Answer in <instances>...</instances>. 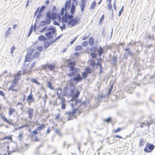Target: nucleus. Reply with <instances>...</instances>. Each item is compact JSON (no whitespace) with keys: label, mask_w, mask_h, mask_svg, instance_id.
<instances>
[{"label":"nucleus","mask_w":155,"mask_h":155,"mask_svg":"<svg viewBox=\"0 0 155 155\" xmlns=\"http://www.w3.org/2000/svg\"><path fill=\"white\" fill-rule=\"evenodd\" d=\"M38 39L41 41H45L47 40L46 38L43 35H41L38 37Z\"/></svg>","instance_id":"cd10ccee"},{"label":"nucleus","mask_w":155,"mask_h":155,"mask_svg":"<svg viewBox=\"0 0 155 155\" xmlns=\"http://www.w3.org/2000/svg\"><path fill=\"white\" fill-rule=\"evenodd\" d=\"M87 142L88 143H90L91 145H93L94 143V141L90 136H89L87 139Z\"/></svg>","instance_id":"aec40b11"},{"label":"nucleus","mask_w":155,"mask_h":155,"mask_svg":"<svg viewBox=\"0 0 155 155\" xmlns=\"http://www.w3.org/2000/svg\"><path fill=\"white\" fill-rule=\"evenodd\" d=\"M53 43V42H49L48 41H46L45 42L44 44V47L45 48H48L50 45Z\"/></svg>","instance_id":"412c9836"},{"label":"nucleus","mask_w":155,"mask_h":155,"mask_svg":"<svg viewBox=\"0 0 155 155\" xmlns=\"http://www.w3.org/2000/svg\"><path fill=\"white\" fill-rule=\"evenodd\" d=\"M112 60L114 62H116L117 60V58L116 57H114L112 58Z\"/></svg>","instance_id":"e2e57ef3"},{"label":"nucleus","mask_w":155,"mask_h":155,"mask_svg":"<svg viewBox=\"0 0 155 155\" xmlns=\"http://www.w3.org/2000/svg\"><path fill=\"white\" fill-rule=\"evenodd\" d=\"M71 5V0H68L65 2L64 7L62 8L61 11V15L60 14H57L56 12L51 13L50 11H48L46 13V17L45 20L42 21V23L44 25H49L50 24L51 19L53 20L58 19V22H61V15H64V11L65 12L67 10H69L70 8Z\"/></svg>","instance_id":"f257e3e1"},{"label":"nucleus","mask_w":155,"mask_h":155,"mask_svg":"<svg viewBox=\"0 0 155 155\" xmlns=\"http://www.w3.org/2000/svg\"><path fill=\"white\" fill-rule=\"evenodd\" d=\"M112 120V119L110 117H108L107 118L104 119V122H107L108 123H110L111 121Z\"/></svg>","instance_id":"ea45409f"},{"label":"nucleus","mask_w":155,"mask_h":155,"mask_svg":"<svg viewBox=\"0 0 155 155\" xmlns=\"http://www.w3.org/2000/svg\"><path fill=\"white\" fill-rule=\"evenodd\" d=\"M144 143L145 142L144 141V140L142 138L140 139L139 146H143L144 145Z\"/></svg>","instance_id":"7c9ffc66"},{"label":"nucleus","mask_w":155,"mask_h":155,"mask_svg":"<svg viewBox=\"0 0 155 155\" xmlns=\"http://www.w3.org/2000/svg\"><path fill=\"white\" fill-rule=\"evenodd\" d=\"M108 8L110 10H111V9H112V5L111 3H109L108 5Z\"/></svg>","instance_id":"4d7b16f0"},{"label":"nucleus","mask_w":155,"mask_h":155,"mask_svg":"<svg viewBox=\"0 0 155 155\" xmlns=\"http://www.w3.org/2000/svg\"><path fill=\"white\" fill-rule=\"evenodd\" d=\"M60 28L61 29V30H63L66 29V25L65 24H63L62 26L60 27Z\"/></svg>","instance_id":"a19ab883"},{"label":"nucleus","mask_w":155,"mask_h":155,"mask_svg":"<svg viewBox=\"0 0 155 155\" xmlns=\"http://www.w3.org/2000/svg\"><path fill=\"white\" fill-rule=\"evenodd\" d=\"M101 62H100L98 61H97V63L96 64V65H99L100 67H102V66L101 64Z\"/></svg>","instance_id":"774afa93"},{"label":"nucleus","mask_w":155,"mask_h":155,"mask_svg":"<svg viewBox=\"0 0 155 155\" xmlns=\"http://www.w3.org/2000/svg\"><path fill=\"white\" fill-rule=\"evenodd\" d=\"M80 93V92L78 90H77L76 91L74 95H73V97H75L77 98L78 97Z\"/></svg>","instance_id":"c85d7f7f"},{"label":"nucleus","mask_w":155,"mask_h":155,"mask_svg":"<svg viewBox=\"0 0 155 155\" xmlns=\"http://www.w3.org/2000/svg\"><path fill=\"white\" fill-rule=\"evenodd\" d=\"M90 65L93 68L96 65L95 61L94 60H90Z\"/></svg>","instance_id":"bb28decb"},{"label":"nucleus","mask_w":155,"mask_h":155,"mask_svg":"<svg viewBox=\"0 0 155 155\" xmlns=\"http://www.w3.org/2000/svg\"><path fill=\"white\" fill-rule=\"evenodd\" d=\"M82 47L81 46L78 45L75 48V50L79 51L81 50L82 49Z\"/></svg>","instance_id":"58836bf2"},{"label":"nucleus","mask_w":155,"mask_h":155,"mask_svg":"<svg viewBox=\"0 0 155 155\" xmlns=\"http://www.w3.org/2000/svg\"><path fill=\"white\" fill-rule=\"evenodd\" d=\"M36 61H35L33 62L31 65L30 67L29 68V70L28 71V74H29L31 73L32 71V68L35 67L36 64Z\"/></svg>","instance_id":"dca6fc26"},{"label":"nucleus","mask_w":155,"mask_h":155,"mask_svg":"<svg viewBox=\"0 0 155 155\" xmlns=\"http://www.w3.org/2000/svg\"><path fill=\"white\" fill-rule=\"evenodd\" d=\"M88 43L89 45L91 46H92L94 44V40L92 37H91L89 39Z\"/></svg>","instance_id":"a211bd4d"},{"label":"nucleus","mask_w":155,"mask_h":155,"mask_svg":"<svg viewBox=\"0 0 155 155\" xmlns=\"http://www.w3.org/2000/svg\"><path fill=\"white\" fill-rule=\"evenodd\" d=\"M86 101L84 102H81V100L80 99H76L74 100V104H71L72 107H74V105L78 106V107H81L82 106V107L83 109H86Z\"/></svg>","instance_id":"423d86ee"},{"label":"nucleus","mask_w":155,"mask_h":155,"mask_svg":"<svg viewBox=\"0 0 155 155\" xmlns=\"http://www.w3.org/2000/svg\"><path fill=\"white\" fill-rule=\"evenodd\" d=\"M38 130H37V129H35L32 132V134L33 135H37L38 133Z\"/></svg>","instance_id":"c03bdc74"},{"label":"nucleus","mask_w":155,"mask_h":155,"mask_svg":"<svg viewBox=\"0 0 155 155\" xmlns=\"http://www.w3.org/2000/svg\"><path fill=\"white\" fill-rule=\"evenodd\" d=\"M77 68H74V70H73V71L71 72V73H67L66 74L70 77H72L73 76H74L75 74L77 73ZM72 70H70V71H71Z\"/></svg>","instance_id":"2eb2a0df"},{"label":"nucleus","mask_w":155,"mask_h":155,"mask_svg":"<svg viewBox=\"0 0 155 155\" xmlns=\"http://www.w3.org/2000/svg\"><path fill=\"white\" fill-rule=\"evenodd\" d=\"M1 118L4 121L8 124H11V123L4 116L1 115Z\"/></svg>","instance_id":"b1692460"},{"label":"nucleus","mask_w":155,"mask_h":155,"mask_svg":"<svg viewBox=\"0 0 155 155\" xmlns=\"http://www.w3.org/2000/svg\"><path fill=\"white\" fill-rule=\"evenodd\" d=\"M104 18V15H102L101 18H100L99 21V23L100 24H101Z\"/></svg>","instance_id":"79ce46f5"},{"label":"nucleus","mask_w":155,"mask_h":155,"mask_svg":"<svg viewBox=\"0 0 155 155\" xmlns=\"http://www.w3.org/2000/svg\"><path fill=\"white\" fill-rule=\"evenodd\" d=\"M34 98H33V95L31 93L27 97V101L29 105L33 101Z\"/></svg>","instance_id":"4468645a"},{"label":"nucleus","mask_w":155,"mask_h":155,"mask_svg":"<svg viewBox=\"0 0 155 155\" xmlns=\"http://www.w3.org/2000/svg\"><path fill=\"white\" fill-rule=\"evenodd\" d=\"M92 72L91 69L89 67H87L85 69V71L82 73V77L79 73L77 74V77H74L73 80L76 83L82 81L83 79H85L88 77V74H91Z\"/></svg>","instance_id":"7ed1b4c3"},{"label":"nucleus","mask_w":155,"mask_h":155,"mask_svg":"<svg viewBox=\"0 0 155 155\" xmlns=\"http://www.w3.org/2000/svg\"><path fill=\"white\" fill-rule=\"evenodd\" d=\"M12 136H5V137L4 138V139H12Z\"/></svg>","instance_id":"0e129e2a"},{"label":"nucleus","mask_w":155,"mask_h":155,"mask_svg":"<svg viewBox=\"0 0 155 155\" xmlns=\"http://www.w3.org/2000/svg\"><path fill=\"white\" fill-rule=\"evenodd\" d=\"M32 31H33V27H32V26L31 27V28L30 29L29 31L28 32V37H29L30 35L31 34L32 32Z\"/></svg>","instance_id":"de8ad7c7"},{"label":"nucleus","mask_w":155,"mask_h":155,"mask_svg":"<svg viewBox=\"0 0 155 155\" xmlns=\"http://www.w3.org/2000/svg\"><path fill=\"white\" fill-rule=\"evenodd\" d=\"M60 114H59L57 115L55 117V119L56 120H59L60 119Z\"/></svg>","instance_id":"8fccbe9b"},{"label":"nucleus","mask_w":155,"mask_h":155,"mask_svg":"<svg viewBox=\"0 0 155 155\" xmlns=\"http://www.w3.org/2000/svg\"><path fill=\"white\" fill-rule=\"evenodd\" d=\"M45 6H42L41 7V8H40V10L39 11V12L40 13V12H42L45 9Z\"/></svg>","instance_id":"a18cd8bd"},{"label":"nucleus","mask_w":155,"mask_h":155,"mask_svg":"<svg viewBox=\"0 0 155 155\" xmlns=\"http://www.w3.org/2000/svg\"><path fill=\"white\" fill-rule=\"evenodd\" d=\"M102 70H103V67H102V66L101 67H100V71L99 72V73L100 74H101V73H102L103 72Z\"/></svg>","instance_id":"338daca9"},{"label":"nucleus","mask_w":155,"mask_h":155,"mask_svg":"<svg viewBox=\"0 0 155 155\" xmlns=\"http://www.w3.org/2000/svg\"><path fill=\"white\" fill-rule=\"evenodd\" d=\"M88 45V43L87 41H85L83 42L82 43V45L84 47L87 46Z\"/></svg>","instance_id":"37998d69"},{"label":"nucleus","mask_w":155,"mask_h":155,"mask_svg":"<svg viewBox=\"0 0 155 155\" xmlns=\"http://www.w3.org/2000/svg\"><path fill=\"white\" fill-rule=\"evenodd\" d=\"M77 38V37H76L73 40H72L71 42H70V44L71 45L74 42V41L76 40Z\"/></svg>","instance_id":"680f3d73"},{"label":"nucleus","mask_w":155,"mask_h":155,"mask_svg":"<svg viewBox=\"0 0 155 155\" xmlns=\"http://www.w3.org/2000/svg\"><path fill=\"white\" fill-rule=\"evenodd\" d=\"M34 110L31 108H29L28 110V117L30 119H32L33 117Z\"/></svg>","instance_id":"ddd939ff"},{"label":"nucleus","mask_w":155,"mask_h":155,"mask_svg":"<svg viewBox=\"0 0 155 155\" xmlns=\"http://www.w3.org/2000/svg\"><path fill=\"white\" fill-rule=\"evenodd\" d=\"M113 88V85H112L111 86V87H110V88L109 90L108 91V95L111 93V92Z\"/></svg>","instance_id":"6e6d98bb"},{"label":"nucleus","mask_w":155,"mask_h":155,"mask_svg":"<svg viewBox=\"0 0 155 155\" xmlns=\"http://www.w3.org/2000/svg\"><path fill=\"white\" fill-rule=\"evenodd\" d=\"M31 81L32 83H35L37 84H38V85H40V83L38 82L37 81L36 79H34V78L31 79Z\"/></svg>","instance_id":"e433bc0d"},{"label":"nucleus","mask_w":155,"mask_h":155,"mask_svg":"<svg viewBox=\"0 0 155 155\" xmlns=\"http://www.w3.org/2000/svg\"><path fill=\"white\" fill-rule=\"evenodd\" d=\"M154 147L155 146L154 145L147 142L146 146L144 149V151L146 153H150L153 150Z\"/></svg>","instance_id":"1a4fd4ad"},{"label":"nucleus","mask_w":155,"mask_h":155,"mask_svg":"<svg viewBox=\"0 0 155 155\" xmlns=\"http://www.w3.org/2000/svg\"><path fill=\"white\" fill-rule=\"evenodd\" d=\"M37 49L40 51H41L43 49V47L42 46H38L37 48Z\"/></svg>","instance_id":"864d4df0"},{"label":"nucleus","mask_w":155,"mask_h":155,"mask_svg":"<svg viewBox=\"0 0 155 155\" xmlns=\"http://www.w3.org/2000/svg\"><path fill=\"white\" fill-rule=\"evenodd\" d=\"M15 110L13 108H10L9 109L8 114L9 116H11L12 114L15 112Z\"/></svg>","instance_id":"393cba45"},{"label":"nucleus","mask_w":155,"mask_h":155,"mask_svg":"<svg viewBox=\"0 0 155 155\" xmlns=\"http://www.w3.org/2000/svg\"><path fill=\"white\" fill-rule=\"evenodd\" d=\"M96 2L95 1L93 2L90 7V9L91 10H93L96 6Z\"/></svg>","instance_id":"4be33fe9"},{"label":"nucleus","mask_w":155,"mask_h":155,"mask_svg":"<svg viewBox=\"0 0 155 155\" xmlns=\"http://www.w3.org/2000/svg\"><path fill=\"white\" fill-rule=\"evenodd\" d=\"M31 54L30 53H27L26 55L25 58L24 60V62L29 61H31Z\"/></svg>","instance_id":"f3484780"},{"label":"nucleus","mask_w":155,"mask_h":155,"mask_svg":"<svg viewBox=\"0 0 155 155\" xmlns=\"http://www.w3.org/2000/svg\"><path fill=\"white\" fill-rule=\"evenodd\" d=\"M76 64L75 62L74 61H71L68 63L67 67L70 68V70H74V67Z\"/></svg>","instance_id":"f8f14e48"},{"label":"nucleus","mask_w":155,"mask_h":155,"mask_svg":"<svg viewBox=\"0 0 155 155\" xmlns=\"http://www.w3.org/2000/svg\"><path fill=\"white\" fill-rule=\"evenodd\" d=\"M86 5V3H84L81 2V4L80 5L81 11L83 12L84 11V9Z\"/></svg>","instance_id":"c756f323"},{"label":"nucleus","mask_w":155,"mask_h":155,"mask_svg":"<svg viewBox=\"0 0 155 155\" xmlns=\"http://www.w3.org/2000/svg\"><path fill=\"white\" fill-rule=\"evenodd\" d=\"M121 130V129L120 128H118L117 129L113 130V132L114 133H116L120 132Z\"/></svg>","instance_id":"4c0bfd02"},{"label":"nucleus","mask_w":155,"mask_h":155,"mask_svg":"<svg viewBox=\"0 0 155 155\" xmlns=\"http://www.w3.org/2000/svg\"><path fill=\"white\" fill-rule=\"evenodd\" d=\"M30 140L31 141L34 140L35 141H39L40 140L37 137V136H30Z\"/></svg>","instance_id":"5701e85b"},{"label":"nucleus","mask_w":155,"mask_h":155,"mask_svg":"<svg viewBox=\"0 0 155 155\" xmlns=\"http://www.w3.org/2000/svg\"><path fill=\"white\" fill-rule=\"evenodd\" d=\"M153 123V119H150L149 121H147L146 123H145V122L142 123V124L143 125H146L149 127L150 125Z\"/></svg>","instance_id":"6ab92c4d"},{"label":"nucleus","mask_w":155,"mask_h":155,"mask_svg":"<svg viewBox=\"0 0 155 155\" xmlns=\"http://www.w3.org/2000/svg\"><path fill=\"white\" fill-rule=\"evenodd\" d=\"M85 109H83V108L78 107V108L73 109L71 112L68 111L67 112L66 114L68 116V117L67 119L68 120H72L73 116L76 114L79 115L81 112L83 111V110Z\"/></svg>","instance_id":"39448f33"},{"label":"nucleus","mask_w":155,"mask_h":155,"mask_svg":"<svg viewBox=\"0 0 155 155\" xmlns=\"http://www.w3.org/2000/svg\"><path fill=\"white\" fill-rule=\"evenodd\" d=\"M18 73L19 74V79H21V75H24L27 74H28V71H27V70L25 69H23L22 71L20 70L16 74H14V76H16Z\"/></svg>","instance_id":"9b49d317"},{"label":"nucleus","mask_w":155,"mask_h":155,"mask_svg":"<svg viewBox=\"0 0 155 155\" xmlns=\"http://www.w3.org/2000/svg\"><path fill=\"white\" fill-rule=\"evenodd\" d=\"M90 35V34L89 35H88V36H85L84 37H83L82 38V40H86V39H87Z\"/></svg>","instance_id":"603ef678"},{"label":"nucleus","mask_w":155,"mask_h":155,"mask_svg":"<svg viewBox=\"0 0 155 155\" xmlns=\"http://www.w3.org/2000/svg\"><path fill=\"white\" fill-rule=\"evenodd\" d=\"M76 11V7L72 3L71 8V15L68 14V12H65L64 15L62 18V23H67V25H70V27H72L80 22V18L78 16L73 18V15L74 14Z\"/></svg>","instance_id":"f03ea898"},{"label":"nucleus","mask_w":155,"mask_h":155,"mask_svg":"<svg viewBox=\"0 0 155 155\" xmlns=\"http://www.w3.org/2000/svg\"><path fill=\"white\" fill-rule=\"evenodd\" d=\"M45 125L44 124H42L40 126L37 127V130L39 131H41L45 127Z\"/></svg>","instance_id":"2f4dec72"},{"label":"nucleus","mask_w":155,"mask_h":155,"mask_svg":"<svg viewBox=\"0 0 155 155\" xmlns=\"http://www.w3.org/2000/svg\"><path fill=\"white\" fill-rule=\"evenodd\" d=\"M53 24L54 25H57L58 26H59L60 25V24H59L58 23L57 21H54L53 22Z\"/></svg>","instance_id":"052dcab7"},{"label":"nucleus","mask_w":155,"mask_h":155,"mask_svg":"<svg viewBox=\"0 0 155 155\" xmlns=\"http://www.w3.org/2000/svg\"><path fill=\"white\" fill-rule=\"evenodd\" d=\"M19 74L18 73L16 76H14V78L12 81V84L8 89L9 91L16 92L18 91L19 90V87L18 86L19 80Z\"/></svg>","instance_id":"20e7f679"},{"label":"nucleus","mask_w":155,"mask_h":155,"mask_svg":"<svg viewBox=\"0 0 155 155\" xmlns=\"http://www.w3.org/2000/svg\"><path fill=\"white\" fill-rule=\"evenodd\" d=\"M91 55L93 58H95L97 56V54L94 53L92 52L91 53Z\"/></svg>","instance_id":"09e8293b"},{"label":"nucleus","mask_w":155,"mask_h":155,"mask_svg":"<svg viewBox=\"0 0 155 155\" xmlns=\"http://www.w3.org/2000/svg\"><path fill=\"white\" fill-rule=\"evenodd\" d=\"M34 153L36 155H39L40 153V152L38 150L36 149V151H35Z\"/></svg>","instance_id":"bf43d9fd"},{"label":"nucleus","mask_w":155,"mask_h":155,"mask_svg":"<svg viewBox=\"0 0 155 155\" xmlns=\"http://www.w3.org/2000/svg\"><path fill=\"white\" fill-rule=\"evenodd\" d=\"M69 88H71V87L75 88V85L71 81H69Z\"/></svg>","instance_id":"c9c22d12"},{"label":"nucleus","mask_w":155,"mask_h":155,"mask_svg":"<svg viewBox=\"0 0 155 155\" xmlns=\"http://www.w3.org/2000/svg\"><path fill=\"white\" fill-rule=\"evenodd\" d=\"M104 50L101 47H100L98 51V55L99 56H101L103 54Z\"/></svg>","instance_id":"a878e982"},{"label":"nucleus","mask_w":155,"mask_h":155,"mask_svg":"<svg viewBox=\"0 0 155 155\" xmlns=\"http://www.w3.org/2000/svg\"><path fill=\"white\" fill-rule=\"evenodd\" d=\"M15 49V47L14 46H12L11 48V53H13L14 52V50Z\"/></svg>","instance_id":"3c124183"},{"label":"nucleus","mask_w":155,"mask_h":155,"mask_svg":"<svg viewBox=\"0 0 155 155\" xmlns=\"http://www.w3.org/2000/svg\"><path fill=\"white\" fill-rule=\"evenodd\" d=\"M55 67V65L53 64H46L42 66V68L44 70H46L48 69L50 71H52L54 69Z\"/></svg>","instance_id":"9d476101"},{"label":"nucleus","mask_w":155,"mask_h":155,"mask_svg":"<svg viewBox=\"0 0 155 155\" xmlns=\"http://www.w3.org/2000/svg\"><path fill=\"white\" fill-rule=\"evenodd\" d=\"M126 137L125 138H123L122 136H109L108 137L106 140V141L109 144L113 143L115 142L116 140H117L118 139L123 138L124 139L126 138Z\"/></svg>","instance_id":"6e6552de"},{"label":"nucleus","mask_w":155,"mask_h":155,"mask_svg":"<svg viewBox=\"0 0 155 155\" xmlns=\"http://www.w3.org/2000/svg\"><path fill=\"white\" fill-rule=\"evenodd\" d=\"M47 85L48 87L51 89H53V88L52 86V83L50 81H48L47 82Z\"/></svg>","instance_id":"72a5a7b5"},{"label":"nucleus","mask_w":155,"mask_h":155,"mask_svg":"<svg viewBox=\"0 0 155 155\" xmlns=\"http://www.w3.org/2000/svg\"><path fill=\"white\" fill-rule=\"evenodd\" d=\"M75 87L71 89L69 91V93L70 95H74V92H75Z\"/></svg>","instance_id":"f704fd0d"},{"label":"nucleus","mask_w":155,"mask_h":155,"mask_svg":"<svg viewBox=\"0 0 155 155\" xmlns=\"http://www.w3.org/2000/svg\"><path fill=\"white\" fill-rule=\"evenodd\" d=\"M58 98L61 100V104H65V100L64 97H61L60 96H58Z\"/></svg>","instance_id":"473e14b6"},{"label":"nucleus","mask_w":155,"mask_h":155,"mask_svg":"<svg viewBox=\"0 0 155 155\" xmlns=\"http://www.w3.org/2000/svg\"><path fill=\"white\" fill-rule=\"evenodd\" d=\"M0 95L2 97H5V94L4 92L1 90H0Z\"/></svg>","instance_id":"13d9d810"},{"label":"nucleus","mask_w":155,"mask_h":155,"mask_svg":"<svg viewBox=\"0 0 155 155\" xmlns=\"http://www.w3.org/2000/svg\"><path fill=\"white\" fill-rule=\"evenodd\" d=\"M56 29L53 28H50L48 29V32L45 34L46 38L48 39H50L53 38L52 35L56 32Z\"/></svg>","instance_id":"0eeeda50"},{"label":"nucleus","mask_w":155,"mask_h":155,"mask_svg":"<svg viewBox=\"0 0 155 155\" xmlns=\"http://www.w3.org/2000/svg\"><path fill=\"white\" fill-rule=\"evenodd\" d=\"M61 37V36L59 35L58 36L57 38H56L54 40V41H53V42L56 41V40H58V39H59Z\"/></svg>","instance_id":"69168bd1"},{"label":"nucleus","mask_w":155,"mask_h":155,"mask_svg":"<svg viewBox=\"0 0 155 155\" xmlns=\"http://www.w3.org/2000/svg\"><path fill=\"white\" fill-rule=\"evenodd\" d=\"M61 108L63 110H65L66 109V105L65 104H61Z\"/></svg>","instance_id":"5fc2aeb1"},{"label":"nucleus","mask_w":155,"mask_h":155,"mask_svg":"<svg viewBox=\"0 0 155 155\" xmlns=\"http://www.w3.org/2000/svg\"><path fill=\"white\" fill-rule=\"evenodd\" d=\"M124 10V6H123L119 12V16H120Z\"/></svg>","instance_id":"49530a36"}]
</instances>
